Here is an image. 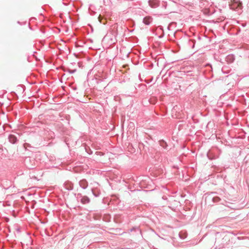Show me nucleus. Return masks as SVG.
I'll list each match as a JSON object with an SVG mask.
<instances>
[{"label": "nucleus", "mask_w": 249, "mask_h": 249, "mask_svg": "<svg viewBox=\"0 0 249 249\" xmlns=\"http://www.w3.org/2000/svg\"><path fill=\"white\" fill-rule=\"evenodd\" d=\"M231 9L235 10L237 9H242V3L239 0H233L231 1L230 4Z\"/></svg>", "instance_id": "1"}, {"label": "nucleus", "mask_w": 249, "mask_h": 249, "mask_svg": "<svg viewBox=\"0 0 249 249\" xmlns=\"http://www.w3.org/2000/svg\"><path fill=\"white\" fill-rule=\"evenodd\" d=\"M151 21L152 18L150 17H145L143 20V23L146 25H149Z\"/></svg>", "instance_id": "2"}, {"label": "nucleus", "mask_w": 249, "mask_h": 249, "mask_svg": "<svg viewBox=\"0 0 249 249\" xmlns=\"http://www.w3.org/2000/svg\"><path fill=\"white\" fill-rule=\"evenodd\" d=\"M9 141H10L11 142L14 143L16 142L17 141V138L14 135H10L9 136Z\"/></svg>", "instance_id": "3"}, {"label": "nucleus", "mask_w": 249, "mask_h": 249, "mask_svg": "<svg viewBox=\"0 0 249 249\" xmlns=\"http://www.w3.org/2000/svg\"><path fill=\"white\" fill-rule=\"evenodd\" d=\"M98 18H99V20L100 22H101L102 21H101V20L100 19L101 18V16H99V17H98Z\"/></svg>", "instance_id": "4"}]
</instances>
